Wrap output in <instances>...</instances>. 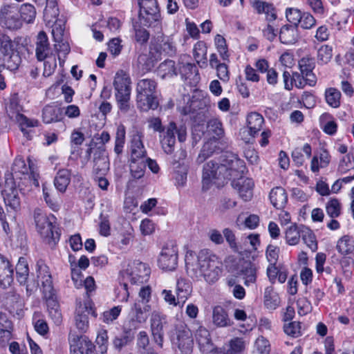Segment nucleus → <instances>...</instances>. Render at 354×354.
<instances>
[{"mask_svg": "<svg viewBox=\"0 0 354 354\" xmlns=\"http://www.w3.org/2000/svg\"><path fill=\"white\" fill-rule=\"evenodd\" d=\"M187 273L196 279L203 278L208 283L216 281L222 272V263L218 258L207 250H201L196 255L187 252L185 255Z\"/></svg>", "mask_w": 354, "mask_h": 354, "instance_id": "1", "label": "nucleus"}, {"mask_svg": "<svg viewBox=\"0 0 354 354\" xmlns=\"http://www.w3.org/2000/svg\"><path fill=\"white\" fill-rule=\"evenodd\" d=\"M158 82L153 78L140 80L136 85V102L138 107L144 111L155 110L158 106Z\"/></svg>", "mask_w": 354, "mask_h": 354, "instance_id": "2", "label": "nucleus"}, {"mask_svg": "<svg viewBox=\"0 0 354 354\" xmlns=\"http://www.w3.org/2000/svg\"><path fill=\"white\" fill-rule=\"evenodd\" d=\"M34 218L37 232L43 238L44 242L53 248L59 240L60 233L54 225L55 217L50 214L47 216L41 210L34 212Z\"/></svg>", "mask_w": 354, "mask_h": 354, "instance_id": "3", "label": "nucleus"}, {"mask_svg": "<svg viewBox=\"0 0 354 354\" xmlns=\"http://www.w3.org/2000/svg\"><path fill=\"white\" fill-rule=\"evenodd\" d=\"M131 84L128 74L123 71L116 73L113 80L115 96L119 109L124 113L130 109Z\"/></svg>", "mask_w": 354, "mask_h": 354, "instance_id": "4", "label": "nucleus"}, {"mask_svg": "<svg viewBox=\"0 0 354 354\" xmlns=\"http://www.w3.org/2000/svg\"><path fill=\"white\" fill-rule=\"evenodd\" d=\"M176 135L178 141L184 142L187 138V130L183 126L177 127L174 122H170L159 135L162 149L167 154H171L174 151L176 144Z\"/></svg>", "mask_w": 354, "mask_h": 354, "instance_id": "5", "label": "nucleus"}, {"mask_svg": "<svg viewBox=\"0 0 354 354\" xmlns=\"http://www.w3.org/2000/svg\"><path fill=\"white\" fill-rule=\"evenodd\" d=\"M140 7L139 20L141 24L148 27H158L161 17L157 0H138Z\"/></svg>", "mask_w": 354, "mask_h": 354, "instance_id": "6", "label": "nucleus"}, {"mask_svg": "<svg viewBox=\"0 0 354 354\" xmlns=\"http://www.w3.org/2000/svg\"><path fill=\"white\" fill-rule=\"evenodd\" d=\"M219 174H222L224 179L235 180L241 176L245 169L244 162L235 154H229L223 158L219 167H217Z\"/></svg>", "mask_w": 354, "mask_h": 354, "instance_id": "7", "label": "nucleus"}, {"mask_svg": "<svg viewBox=\"0 0 354 354\" xmlns=\"http://www.w3.org/2000/svg\"><path fill=\"white\" fill-rule=\"evenodd\" d=\"M22 107L18 104L16 99H12L7 107V114L10 120L16 122L24 135L28 138L29 133L27 128L35 127L39 125L37 120L29 119L21 112Z\"/></svg>", "mask_w": 354, "mask_h": 354, "instance_id": "8", "label": "nucleus"}, {"mask_svg": "<svg viewBox=\"0 0 354 354\" xmlns=\"http://www.w3.org/2000/svg\"><path fill=\"white\" fill-rule=\"evenodd\" d=\"M1 194L8 212L10 210L17 212L19 209L20 198L12 174L6 175L4 187L1 191Z\"/></svg>", "mask_w": 354, "mask_h": 354, "instance_id": "9", "label": "nucleus"}, {"mask_svg": "<svg viewBox=\"0 0 354 354\" xmlns=\"http://www.w3.org/2000/svg\"><path fill=\"white\" fill-rule=\"evenodd\" d=\"M151 273L149 266L138 260L130 262L124 274L128 277L132 283L139 284L148 281Z\"/></svg>", "mask_w": 354, "mask_h": 354, "instance_id": "10", "label": "nucleus"}, {"mask_svg": "<svg viewBox=\"0 0 354 354\" xmlns=\"http://www.w3.org/2000/svg\"><path fill=\"white\" fill-rule=\"evenodd\" d=\"M176 339L174 344L178 346L182 354H191L194 341L190 329L184 324L175 326Z\"/></svg>", "mask_w": 354, "mask_h": 354, "instance_id": "11", "label": "nucleus"}, {"mask_svg": "<svg viewBox=\"0 0 354 354\" xmlns=\"http://www.w3.org/2000/svg\"><path fill=\"white\" fill-rule=\"evenodd\" d=\"M36 273L38 283L40 282L44 295H52L55 290L53 286V279L49 267L39 259L36 263Z\"/></svg>", "mask_w": 354, "mask_h": 354, "instance_id": "12", "label": "nucleus"}, {"mask_svg": "<svg viewBox=\"0 0 354 354\" xmlns=\"http://www.w3.org/2000/svg\"><path fill=\"white\" fill-rule=\"evenodd\" d=\"M12 174L17 177L19 175L28 176V178L32 180L35 186H39V174L35 171L34 165L28 158V166L26 165L24 159L22 157H17L12 167Z\"/></svg>", "mask_w": 354, "mask_h": 354, "instance_id": "13", "label": "nucleus"}, {"mask_svg": "<svg viewBox=\"0 0 354 354\" xmlns=\"http://www.w3.org/2000/svg\"><path fill=\"white\" fill-rule=\"evenodd\" d=\"M178 263V252L176 247L172 244L165 245L160 254L158 263L160 268L164 270H174Z\"/></svg>", "mask_w": 354, "mask_h": 354, "instance_id": "14", "label": "nucleus"}, {"mask_svg": "<svg viewBox=\"0 0 354 354\" xmlns=\"http://www.w3.org/2000/svg\"><path fill=\"white\" fill-rule=\"evenodd\" d=\"M11 6H4L1 9V24L10 30H18L22 27L23 22Z\"/></svg>", "mask_w": 354, "mask_h": 354, "instance_id": "15", "label": "nucleus"}, {"mask_svg": "<svg viewBox=\"0 0 354 354\" xmlns=\"http://www.w3.org/2000/svg\"><path fill=\"white\" fill-rule=\"evenodd\" d=\"M92 312L89 303L79 302L75 310V321L77 328L81 332H86L88 328V315Z\"/></svg>", "mask_w": 354, "mask_h": 354, "instance_id": "16", "label": "nucleus"}, {"mask_svg": "<svg viewBox=\"0 0 354 354\" xmlns=\"http://www.w3.org/2000/svg\"><path fill=\"white\" fill-rule=\"evenodd\" d=\"M68 342L70 348H74L75 347V351H81L83 354H90L94 348L93 344L86 335L79 336L75 333H70L68 335Z\"/></svg>", "mask_w": 354, "mask_h": 354, "instance_id": "17", "label": "nucleus"}, {"mask_svg": "<svg viewBox=\"0 0 354 354\" xmlns=\"http://www.w3.org/2000/svg\"><path fill=\"white\" fill-rule=\"evenodd\" d=\"M35 55L38 61H44L51 55V49L46 33L40 31L36 37Z\"/></svg>", "mask_w": 354, "mask_h": 354, "instance_id": "18", "label": "nucleus"}, {"mask_svg": "<svg viewBox=\"0 0 354 354\" xmlns=\"http://www.w3.org/2000/svg\"><path fill=\"white\" fill-rule=\"evenodd\" d=\"M315 67V60L309 56L304 57L299 61V68L301 74L306 77V83L310 86H314L317 82V77L313 73Z\"/></svg>", "mask_w": 354, "mask_h": 354, "instance_id": "19", "label": "nucleus"}, {"mask_svg": "<svg viewBox=\"0 0 354 354\" xmlns=\"http://www.w3.org/2000/svg\"><path fill=\"white\" fill-rule=\"evenodd\" d=\"M232 187L238 191L241 198L245 201H250L253 195L254 182L251 178L240 177L234 180Z\"/></svg>", "mask_w": 354, "mask_h": 354, "instance_id": "20", "label": "nucleus"}, {"mask_svg": "<svg viewBox=\"0 0 354 354\" xmlns=\"http://www.w3.org/2000/svg\"><path fill=\"white\" fill-rule=\"evenodd\" d=\"M93 162L94 174L104 176L109 169V161L105 149L100 147L95 149Z\"/></svg>", "mask_w": 354, "mask_h": 354, "instance_id": "21", "label": "nucleus"}, {"mask_svg": "<svg viewBox=\"0 0 354 354\" xmlns=\"http://www.w3.org/2000/svg\"><path fill=\"white\" fill-rule=\"evenodd\" d=\"M13 324L8 315L0 313V346H5L12 337Z\"/></svg>", "mask_w": 354, "mask_h": 354, "instance_id": "22", "label": "nucleus"}, {"mask_svg": "<svg viewBox=\"0 0 354 354\" xmlns=\"http://www.w3.org/2000/svg\"><path fill=\"white\" fill-rule=\"evenodd\" d=\"M218 167H219V165L213 160L207 162L203 166L202 176L203 189H208L212 180L215 178H220L221 174H219L218 169H217Z\"/></svg>", "mask_w": 354, "mask_h": 354, "instance_id": "23", "label": "nucleus"}, {"mask_svg": "<svg viewBox=\"0 0 354 354\" xmlns=\"http://www.w3.org/2000/svg\"><path fill=\"white\" fill-rule=\"evenodd\" d=\"M151 330L153 342L162 348L164 340L163 324L160 315L157 313H152L151 318Z\"/></svg>", "mask_w": 354, "mask_h": 354, "instance_id": "24", "label": "nucleus"}, {"mask_svg": "<svg viewBox=\"0 0 354 354\" xmlns=\"http://www.w3.org/2000/svg\"><path fill=\"white\" fill-rule=\"evenodd\" d=\"M147 151L144 147L141 134L137 133L132 136L131 141V159L145 160Z\"/></svg>", "mask_w": 354, "mask_h": 354, "instance_id": "25", "label": "nucleus"}, {"mask_svg": "<svg viewBox=\"0 0 354 354\" xmlns=\"http://www.w3.org/2000/svg\"><path fill=\"white\" fill-rule=\"evenodd\" d=\"M150 309L151 307L149 305H145L144 303H140V301H135L129 313L131 320L139 324L145 322Z\"/></svg>", "mask_w": 354, "mask_h": 354, "instance_id": "26", "label": "nucleus"}, {"mask_svg": "<svg viewBox=\"0 0 354 354\" xmlns=\"http://www.w3.org/2000/svg\"><path fill=\"white\" fill-rule=\"evenodd\" d=\"M46 299V305L49 316L57 325H59L62 322V315L59 309V305L56 299L55 292L50 296L44 295Z\"/></svg>", "mask_w": 354, "mask_h": 354, "instance_id": "27", "label": "nucleus"}, {"mask_svg": "<svg viewBox=\"0 0 354 354\" xmlns=\"http://www.w3.org/2000/svg\"><path fill=\"white\" fill-rule=\"evenodd\" d=\"M212 322L219 328L231 326L233 322L230 319L229 315L222 306H216L212 310Z\"/></svg>", "mask_w": 354, "mask_h": 354, "instance_id": "28", "label": "nucleus"}, {"mask_svg": "<svg viewBox=\"0 0 354 354\" xmlns=\"http://www.w3.org/2000/svg\"><path fill=\"white\" fill-rule=\"evenodd\" d=\"M62 116V109L55 104H48L42 110V120L46 124L61 121Z\"/></svg>", "mask_w": 354, "mask_h": 354, "instance_id": "29", "label": "nucleus"}, {"mask_svg": "<svg viewBox=\"0 0 354 354\" xmlns=\"http://www.w3.org/2000/svg\"><path fill=\"white\" fill-rule=\"evenodd\" d=\"M269 198L272 205L279 209L284 208L288 201L287 194L281 187L273 188L270 192Z\"/></svg>", "mask_w": 354, "mask_h": 354, "instance_id": "30", "label": "nucleus"}, {"mask_svg": "<svg viewBox=\"0 0 354 354\" xmlns=\"http://www.w3.org/2000/svg\"><path fill=\"white\" fill-rule=\"evenodd\" d=\"M299 38L297 27L292 25H284L279 32V39L285 44H293Z\"/></svg>", "mask_w": 354, "mask_h": 354, "instance_id": "31", "label": "nucleus"}, {"mask_svg": "<svg viewBox=\"0 0 354 354\" xmlns=\"http://www.w3.org/2000/svg\"><path fill=\"white\" fill-rule=\"evenodd\" d=\"M336 250L343 256L354 254V238L350 235H344L337 241Z\"/></svg>", "mask_w": 354, "mask_h": 354, "instance_id": "32", "label": "nucleus"}, {"mask_svg": "<svg viewBox=\"0 0 354 354\" xmlns=\"http://www.w3.org/2000/svg\"><path fill=\"white\" fill-rule=\"evenodd\" d=\"M207 51L206 44L202 41L196 42L193 48L194 57L198 66L203 68L207 66Z\"/></svg>", "mask_w": 354, "mask_h": 354, "instance_id": "33", "label": "nucleus"}, {"mask_svg": "<svg viewBox=\"0 0 354 354\" xmlns=\"http://www.w3.org/2000/svg\"><path fill=\"white\" fill-rule=\"evenodd\" d=\"M13 270L10 262L0 254V285L10 284L12 281Z\"/></svg>", "mask_w": 354, "mask_h": 354, "instance_id": "34", "label": "nucleus"}, {"mask_svg": "<svg viewBox=\"0 0 354 354\" xmlns=\"http://www.w3.org/2000/svg\"><path fill=\"white\" fill-rule=\"evenodd\" d=\"M71 171L68 169H59L54 179V185L60 192H64L71 182Z\"/></svg>", "mask_w": 354, "mask_h": 354, "instance_id": "35", "label": "nucleus"}, {"mask_svg": "<svg viewBox=\"0 0 354 354\" xmlns=\"http://www.w3.org/2000/svg\"><path fill=\"white\" fill-rule=\"evenodd\" d=\"M239 274L243 276L244 284L249 286L257 280V268L251 262H245L239 270Z\"/></svg>", "mask_w": 354, "mask_h": 354, "instance_id": "36", "label": "nucleus"}, {"mask_svg": "<svg viewBox=\"0 0 354 354\" xmlns=\"http://www.w3.org/2000/svg\"><path fill=\"white\" fill-rule=\"evenodd\" d=\"M263 122L264 119L261 114L256 112L250 113L247 118L250 134L254 136L262 129Z\"/></svg>", "mask_w": 354, "mask_h": 354, "instance_id": "37", "label": "nucleus"}, {"mask_svg": "<svg viewBox=\"0 0 354 354\" xmlns=\"http://www.w3.org/2000/svg\"><path fill=\"white\" fill-rule=\"evenodd\" d=\"M157 73L162 79L177 75V70L174 61L166 59L160 63L157 68Z\"/></svg>", "mask_w": 354, "mask_h": 354, "instance_id": "38", "label": "nucleus"}, {"mask_svg": "<svg viewBox=\"0 0 354 354\" xmlns=\"http://www.w3.org/2000/svg\"><path fill=\"white\" fill-rule=\"evenodd\" d=\"M264 305L270 310L276 309L280 304L279 295L274 291L272 286L266 288L264 291Z\"/></svg>", "mask_w": 354, "mask_h": 354, "instance_id": "39", "label": "nucleus"}, {"mask_svg": "<svg viewBox=\"0 0 354 354\" xmlns=\"http://www.w3.org/2000/svg\"><path fill=\"white\" fill-rule=\"evenodd\" d=\"M192 292V288L189 282L184 279H180L176 283V296L178 303L183 304L187 299Z\"/></svg>", "mask_w": 354, "mask_h": 354, "instance_id": "40", "label": "nucleus"}, {"mask_svg": "<svg viewBox=\"0 0 354 354\" xmlns=\"http://www.w3.org/2000/svg\"><path fill=\"white\" fill-rule=\"evenodd\" d=\"M157 51L164 52L165 54L171 55L175 53L176 48L171 40L166 36L158 37V42L155 46Z\"/></svg>", "mask_w": 354, "mask_h": 354, "instance_id": "41", "label": "nucleus"}, {"mask_svg": "<svg viewBox=\"0 0 354 354\" xmlns=\"http://www.w3.org/2000/svg\"><path fill=\"white\" fill-rule=\"evenodd\" d=\"M16 276L20 284H25L29 274V269L27 261L25 258H19L16 266Z\"/></svg>", "mask_w": 354, "mask_h": 354, "instance_id": "42", "label": "nucleus"}, {"mask_svg": "<svg viewBox=\"0 0 354 354\" xmlns=\"http://www.w3.org/2000/svg\"><path fill=\"white\" fill-rule=\"evenodd\" d=\"M36 9L35 6L30 3H24L20 6L19 14L22 22L27 24L33 23L36 17Z\"/></svg>", "mask_w": 354, "mask_h": 354, "instance_id": "43", "label": "nucleus"}, {"mask_svg": "<svg viewBox=\"0 0 354 354\" xmlns=\"http://www.w3.org/2000/svg\"><path fill=\"white\" fill-rule=\"evenodd\" d=\"M207 131L210 133L213 138L218 139L224 134V129L221 120L217 118H211L207 122Z\"/></svg>", "mask_w": 354, "mask_h": 354, "instance_id": "44", "label": "nucleus"}, {"mask_svg": "<svg viewBox=\"0 0 354 354\" xmlns=\"http://www.w3.org/2000/svg\"><path fill=\"white\" fill-rule=\"evenodd\" d=\"M195 339L201 348H205L211 344V337L209 330L204 326H199L194 333Z\"/></svg>", "mask_w": 354, "mask_h": 354, "instance_id": "45", "label": "nucleus"}, {"mask_svg": "<svg viewBox=\"0 0 354 354\" xmlns=\"http://www.w3.org/2000/svg\"><path fill=\"white\" fill-rule=\"evenodd\" d=\"M130 172L133 178L140 179L145 175L146 163L145 160H130Z\"/></svg>", "mask_w": 354, "mask_h": 354, "instance_id": "46", "label": "nucleus"}, {"mask_svg": "<svg viewBox=\"0 0 354 354\" xmlns=\"http://www.w3.org/2000/svg\"><path fill=\"white\" fill-rule=\"evenodd\" d=\"M301 237L302 238L304 242L312 251H316L317 250V243L312 230L304 225H301Z\"/></svg>", "mask_w": 354, "mask_h": 354, "instance_id": "47", "label": "nucleus"}, {"mask_svg": "<svg viewBox=\"0 0 354 354\" xmlns=\"http://www.w3.org/2000/svg\"><path fill=\"white\" fill-rule=\"evenodd\" d=\"M325 98L329 106L337 108L340 105L341 93L335 88H327L325 91Z\"/></svg>", "mask_w": 354, "mask_h": 354, "instance_id": "48", "label": "nucleus"}, {"mask_svg": "<svg viewBox=\"0 0 354 354\" xmlns=\"http://www.w3.org/2000/svg\"><path fill=\"white\" fill-rule=\"evenodd\" d=\"M301 236V226H290L286 232V239L289 245H295L299 241Z\"/></svg>", "mask_w": 354, "mask_h": 354, "instance_id": "49", "label": "nucleus"}, {"mask_svg": "<svg viewBox=\"0 0 354 354\" xmlns=\"http://www.w3.org/2000/svg\"><path fill=\"white\" fill-rule=\"evenodd\" d=\"M4 56V68L15 71L18 68L21 63V57L17 52L11 53Z\"/></svg>", "mask_w": 354, "mask_h": 354, "instance_id": "50", "label": "nucleus"}, {"mask_svg": "<svg viewBox=\"0 0 354 354\" xmlns=\"http://www.w3.org/2000/svg\"><path fill=\"white\" fill-rule=\"evenodd\" d=\"M138 67L143 73L150 71L155 66V60L147 54H140L138 57Z\"/></svg>", "mask_w": 354, "mask_h": 354, "instance_id": "51", "label": "nucleus"}, {"mask_svg": "<svg viewBox=\"0 0 354 354\" xmlns=\"http://www.w3.org/2000/svg\"><path fill=\"white\" fill-rule=\"evenodd\" d=\"M333 57V48L328 45H322L317 51V62L319 64H328Z\"/></svg>", "mask_w": 354, "mask_h": 354, "instance_id": "52", "label": "nucleus"}, {"mask_svg": "<svg viewBox=\"0 0 354 354\" xmlns=\"http://www.w3.org/2000/svg\"><path fill=\"white\" fill-rule=\"evenodd\" d=\"M342 206L336 198H330L326 204V211L330 218H335L341 214Z\"/></svg>", "mask_w": 354, "mask_h": 354, "instance_id": "53", "label": "nucleus"}, {"mask_svg": "<svg viewBox=\"0 0 354 354\" xmlns=\"http://www.w3.org/2000/svg\"><path fill=\"white\" fill-rule=\"evenodd\" d=\"M270 345L267 339L263 336L259 337L254 343V354H269Z\"/></svg>", "mask_w": 354, "mask_h": 354, "instance_id": "54", "label": "nucleus"}, {"mask_svg": "<svg viewBox=\"0 0 354 354\" xmlns=\"http://www.w3.org/2000/svg\"><path fill=\"white\" fill-rule=\"evenodd\" d=\"M215 148H216V146L213 142L208 141V142H205L203 145V146L196 158L197 162L198 163L203 162L207 158H208L214 152Z\"/></svg>", "mask_w": 354, "mask_h": 354, "instance_id": "55", "label": "nucleus"}, {"mask_svg": "<svg viewBox=\"0 0 354 354\" xmlns=\"http://www.w3.org/2000/svg\"><path fill=\"white\" fill-rule=\"evenodd\" d=\"M133 341V337L127 332L117 335L113 340V344L115 349L120 351Z\"/></svg>", "mask_w": 354, "mask_h": 354, "instance_id": "56", "label": "nucleus"}, {"mask_svg": "<svg viewBox=\"0 0 354 354\" xmlns=\"http://www.w3.org/2000/svg\"><path fill=\"white\" fill-rule=\"evenodd\" d=\"M302 324L299 322H292L283 326L285 333L292 337H297L302 335Z\"/></svg>", "mask_w": 354, "mask_h": 354, "instance_id": "57", "label": "nucleus"}, {"mask_svg": "<svg viewBox=\"0 0 354 354\" xmlns=\"http://www.w3.org/2000/svg\"><path fill=\"white\" fill-rule=\"evenodd\" d=\"M44 17L49 21L59 15V9L55 0H46V6L44 11Z\"/></svg>", "mask_w": 354, "mask_h": 354, "instance_id": "58", "label": "nucleus"}, {"mask_svg": "<svg viewBox=\"0 0 354 354\" xmlns=\"http://www.w3.org/2000/svg\"><path fill=\"white\" fill-rule=\"evenodd\" d=\"M245 348V342L241 337H234L229 342L228 349L234 354H242Z\"/></svg>", "mask_w": 354, "mask_h": 354, "instance_id": "59", "label": "nucleus"}, {"mask_svg": "<svg viewBox=\"0 0 354 354\" xmlns=\"http://www.w3.org/2000/svg\"><path fill=\"white\" fill-rule=\"evenodd\" d=\"M125 131L123 127H118L116 132L114 151L118 154L122 152L124 145Z\"/></svg>", "mask_w": 354, "mask_h": 354, "instance_id": "60", "label": "nucleus"}, {"mask_svg": "<svg viewBox=\"0 0 354 354\" xmlns=\"http://www.w3.org/2000/svg\"><path fill=\"white\" fill-rule=\"evenodd\" d=\"M122 307L120 306H114L109 310L103 313L102 320L106 324H111L120 315Z\"/></svg>", "mask_w": 354, "mask_h": 354, "instance_id": "61", "label": "nucleus"}, {"mask_svg": "<svg viewBox=\"0 0 354 354\" xmlns=\"http://www.w3.org/2000/svg\"><path fill=\"white\" fill-rule=\"evenodd\" d=\"M0 51L2 55L17 52L13 50L12 41L7 35H3L0 37Z\"/></svg>", "mask_w": 354, "mask_h": 354, "instance_id": "62", "label": "nucleus"}, {"mask_svg": "<svg viewBox=\"0 0 354 354\" xmlns=\"http://www.w3.org/2000/svg\"><path fill=\"white\" fill-rule=\"evenodd\" d=\"M215 44L217 50L220 55L222 57L223 59H227L229 57V55L227 54V47L226 45L225 39L223 36L217 35L215 37Z\"/></svg>", "mask_w": 354, "mask_h": 354, "instance_id": "63", "label": "nucleus"}, {"mask_svg": "<svg viewBox=\"0 0 354 354\" xmlns=\"http://www.w3.org/2000/svg\"><path fill=\"white\" fill-rule=\"evenodd\" d=\"M286 15L288 21L292 24L293 26L297 27L298 24L301 21L302 14L299 10L290 8L286 9Z\"/></svg>", "mask_w": 354, "mask_h": 354, "instance_id": "64", "label": "nucleus"}]
</instances>
